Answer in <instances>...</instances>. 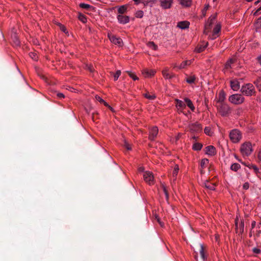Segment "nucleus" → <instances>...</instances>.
Segmentation results:
<instances>
[{
  "label": "nucleus",
  "instance_id": "f257e3e1",
  "mask_svg": "<svg viewBox=\"0 0 261 261\" xmlns=\"http://www.w3.org/2000/svg\"><path fill=\"white\" fill-rule=\"evenodd\" d=\"M240 152L243 156H248L253 152L252 144L249 142H245L240 147Z\"/></svg>",
  "mask_w": 261,
  "mask_h": 261
},
{
  "label": "nucleus",
  "instance_id": "f03ea898",
  "mask_svg": "<svg viewBox=\"0 0 261 261\" xmlns=\"http://www.w3.org/2000/svg\"><path fill=\"white\" fill-rule=\"evenodd\" d=\"M241 91L244 95L247 96H251L255 93L254 86L250 83L246 84L243 85L241 89Z\"/></svg>",
  "mask_w": 261,
  "mask_h": 261
},
{
  "label": "nucleus",
  "instance_id": "7ed1b4c3",
  "mask_svg": "<svg viewBox=\"0 0 261 261\" xmlns=\"http://www.w3.org/2000/svg\"><path fill=\"white\" fill-rule=\"evenodd\" d=\"M229 137L232 143H237L242 139V134L240 130L233 129L230 132Z\"/></svg>",
  "mask_w": 261,
  "mask_h": 261
},
{
  "label": "nucleus",
  "instance_id": "20e7f679",
  "mask_svg": "<svg viewBox=\"0 0 261 261\" xmlns=\"http://www.w3.org/2000/svg\"><path fill=\"white\" fill-rule=\"evenodd\" d=\"M244 97L240 94H234L230 95L229 98V101L234 105H240L244 101Z\"/></svg>",
  "mask_w": 261,
  "mask_h": 261
},
{
  "label": "nucleus",
  "instance_id": "39448f33",
  "mask_svg": "<svg viewBox=\"0 0 261 261\" xmlns=\"http://www.w3.org/2000/svg\"><path fill=\"white\" fill-rule=\"evenodd\" d=\"M218 111L222 116L225 117L229 114L231 110L227 104L221 103L218 108Z\"/></svg>",
  "mask_w": 261,
  "mask_h": 261
},
{
  "label": "nucleus",
  "instance_id": "423d86ee",
  "mask_svg": "<svg viewBox=\"0 0 261 261\" xmlns=\"http://www.w3.org/2000/svg\"><path fill=\"white\" fill-rule=\"evenodd\" d=\"M216 18V15H211L205 23L204 33H206L210 30L212 25L214 23Z\"/></svg>",
  "mask_w": 261,
  "mask_h": 261
},
{
  "label": "nucleus",
  "instance_id": "0eeeda50",
  "mask_svg": "<svg viewBox=\"0 0 261 261\" xmlns=\"http://www.w3.org/2000/svg\"><path fill=\"white\" fill-rule=\"evenodd\" d=\"M189 128L192 133H198L202 130V126L198 122L190 124L189 125Z\"/></svg>",
  "mask_w": 261,
  "mask_h": 261
},
{
  "label": "nucleus",
  "instance_id": "6e6552de",
  "mask_svg": "<svg viewBox=\"0 0 261 261\" xmlns=\"http://www.w3.org/2000/svg\"><path fill=\"white\" fill-rule=\"evenodd\" d=\"M109 38L111 42L119 46H122L123 42L122 39L119 37H117L116 36L113 35H109Z\"/></svg>",
  "mask_w": 261,
  "mask_h": 261
},
{
  "label": "nucleus",
  "instance_id": "1a4fd4ad",
  "mask_svg": "<svg viewBox=\"0 0 261 261\" xmlns=\"http://www.w3.org/2000/svg\"><path fill=\"white\" fill-rule=\"evenodd\" d=\"M159 129L157 126H153L151 127L149 129V139L150 140H153L156 137L158 134Z\"/></svg>",
  "mask_w": 261,
  "mask_h": 261
},
{
  "label": "nucleus",
  "instance_id": "9d476101",
  "mask_svg": "<svg viewBox=\"0 0 261 261\" xmlns=\"http://www.w3.org/2000/svg\"><path fill=\"white\" fill-rule=\"evenodd\" d=\"M221 26L220 23L217 24L214 28L213 34L211 37V39H215L218 37V34L220 32Z\"/></svg>",
  "mask_w": 261,
  "mask_h": 261
},
{
  "label": "nucleus",
  "instance_id": "9b49d317",
  "mask_svg": "<svg viewBox=\"0 0 261 261\" xmlns=\"http://www.w3.org/2000/svg\"><path fill=\"white\" fill-rule=\"evenodd\" d=\"M175 101L176 102V107L178 112L179 113L182 112L183 110L186 108L185 103L184 101H182V100L178 99H175Z\"/></svg>",
  "mask_w": 261,
  "mask_h": 261
},
{
  "label": "nucleus",
  "instance_id": "f8f14e48",
  "mask_svg": "<svg viewBox=\"0 0 261 261\" xmlns=\"http://www.w3.org/2000/svg\"><path fill=\"white\" fill-rule=\"evenodd\" d=\"M205 153L208 155L214 156L216 153V150L215 147L210 145L205 147Z\"/></svg>",
  "mask_w": 261,
  "mask_h": 261
},
{
  "label": "nucleus",
  "instance_id": "ddd939ff",
  "mask_svg": "<svg viewBox=\"0 0 261 261\" xmlns=\"http://www.w3.org/2000/svg\"><path fill=\"white\" fill-rule=\"evenodd\" d=\"M231 88L234 91H237L240 88V83L236 80H232L230 82Z\"/></svg>",
  "mask_w": 261,
  "mask_h": 261
},
{
  "label": "nucleus",
  "instance_id": "4468645a",
  "mask_svg": "<svg viewBox=\"0 0 261 261\" xmlns=\"http://www.w3.org/2000/svg\"><path fill=\"white\" fill-rule=\"evenodd\" d=\"M162 74L164 77L166 79H170L174 76V74L172 73H170L169 72V68L167 67H165L162 71Z\"/></svg>",
  "mask_w": 261,
  "mask_h": 261
},
{
  "label": "nucleus",
  "instance_id": "2eb2a0df",
  "mask_svg": "<svg viewBox=\"0 0 261 261\" xmlns=\"http://www.w3.org/2000/svg\"><path fill=\"white\" fill-rule=\"evenodd\" d=\"M190 25V22L188 21H181L177 23V27L181 29L184 30L189 28Z\"/></svg>",
  "mask_w": 261,
  "mask_h": 261
},
{
  "label": "nucleus",
  "instance_id": "dca6fc26",
  "mask_svg": "<svg viewBox=\"0 0 261 261\" xmlns=\"http://www.w3.org/2000/svg\"><path fill=\"white\" fill-rule=\"evenodd\" d=\"M118 21L122 24L128 23L129 20V17L127 16H123L122 14H119L117 16Z\"/></svg>",
  "mask_w": 261,
  "mask_h": 261
},
{
  "label": "nucleus",
  "instance_id": "f3484780",
  "mask_svg": "<svg viewBox=\"0 0 261 261\" xmlns=\"http://www.w3.org/2000/svg\"><path fill=\"white\" fill-rule=\"evenodd\" d=\"M185 102L186 103L187 106L191 109L192 112L195 111V107L193 104L192 101L188 98H185L184 99Z\"/></svg>",
  "mask_w": 261,
  "mask_h": 261
},
{
  "label": "nucleus",
  "instance_id": "a211bd4d",
  "mask_svg": "<svg viewBox=\"0 0 261 261\" xmlns=\"http://www.w3.org/2000/svg\"><path fill=\"white\" fill-rule=\"evenodd\" d=\"M12 39L14 46H19L20 45V42L16 34H14L12 36Z\"/></svg>",
  "mask_w": 261,
  "mask_h": 261
},
{
  "label": "nucleus",
  "instance_id": "6ab92c4d",
  "mask_svg": "<svg viewBox=\"0 0 261 261\" xmlns=\"http://www.w3.org/2000/svg\"><path fill=\"white\" fill-rule=\"evenodd\" d=\"M203 184L204 186L207 189L210 190H215V185L208 181H205Z\"/></svg>",
  "mask_w": 261,
  "mask_h": 261
},
{
  "label": "nucleus",
  "instance_id": "aec40b11",
  "mask_svg": "<svg viewBox=\"0 0 261 261\" xmlns=\"http://www.w3.org/2000/svg\"><path fill=\"white\" fill-rule=\"evenodd\" d=\"M172 1H161V6L163 9H168L171 6Z\"/></svg>",
  "mask_w": 261,
  "mask_h": 261
},
{
  "label": "nucleus",
  "instance_id": "412c9836",
  "mask_svg": "<svg viewBox=\"0 0 261 261\" xmlns=\"http://www.w3.org/2000/svg\"><path fill=\"white\" fill-rule=\"evenodd\" d=\"M79 6L81 8L86 9L87 10L91 11V10H94V8L92 6H91L89 4H85V3H81Z\"/></svg>",
  "mask_w": 261,
  "mask_h": 261
},
{
  "label": "nucleus",
  "instance_id": "4be33fe9",
  "mask_svg": "<svg viewBox=\"0 0 261 261\" xmlns=\"http://www.w3.org/2000/svg\"><path fill=\"white\" fill-rule=\"evenodd\" d=\"M179 171V166L178 165L176 164L174 166V168L172 172V176L173 177V179L175 180L176 178V176L178 173Z\"/></svg>",
  "mask_w": 261,
  "mask_h": 261
},
{
  "label": "nucleus",
  "instance_id": "5701e85b",
  "mask_svg": "<svg viewBox=\"0 0 261 261\" xmlns=\"http://www.w3.org/2000/svg\"><path fill=\"white\" fill-rule=\"evenodd\" d=\"M192 63L191 60H187L183 61L180 65L178 67L179 69H183L185 68L188 65H190Z\"/></svg>",
  "mask_w": 261,
  "mask_h": 261
},
{
  "label": "nucleus",
  "instance_id": "b1692460",
  "mask_svg": "<svg viewBox=\"0 0 261 261\" xmlns=\"http://www.w3.org/2000/svg\"><path fill=\"white\" fill-rule=\"evenodd\" d=\"M196 80V77L195 75H191L187 77L186 81V82L190 84H192L195 83Z\"/></svg>",
  "mask_w": 261,
  "mask_h": 261
},
{
  "label": "nucleus",
  "instance_id": "393cba45",
  "mask_svg": "<svg viewBox=\"0 0 261 261\" xmlns=\"http://www.w3.org/2000/svg\"><path fill=\"white\" fill-rule=\"evenodd\" d=\"M225 99V94L224 91H221L219 94L218 102L223 103Z\"/></svg>",
  "mask_w": 261,
  "mask_h": 261
},
{
  "label": "nucleus",
  "instance_id": "a878e982",
  "mask_svg": "<svg viewBox=\"0 0 261 261\" xmlns=\"http://www.w3.org/2000/svg\"><path fill=\"white\" fill-rule=\"evenodd\" d=\"M202 147V144H201L200 143H195L193 145L192 148L194 150L199 151L201 149Z\"/></svg>",
  "mask_w": 261,
  "mask_h": 261
},
{
  "label": "nucleus",
  "instance_id": "bb28decb",
  "mask_svg": "<svg viewBox=\"0 0 261 261\" xmlns=\"http://www.w3.org/2000/svg\"><path fill=\"white\" fill-rule=\"evenodd\" d=\"M254 84L256 86L257 89L261 91V77H259L254 82Z\"/></svg>",
  "mask_w": 261,
  "mask_h": 261
},
{
  "label": "nucleus",
  "instance_id": "cd10ccee",
  "mask_svg": "<svg viewBox=\"0 0 261 261\" xmlns=\"http://www.w3.org/2000/svg\"><path fill=\"white\" fill-rule=\"evenodd\" d=\"M240 168V165L237 163L232 164L230 166V169L235 172H237Z\"/></svg>",
  "mask_w": 261,
  "mask_h": 261
},
{
  "label": "nucleus",
  "instance_id": "c85d7f7f",
  "mask_svg": "<svg viewBox=\"0 0 261 261\" xmlns=\"http://www.w3.org/2000/svg\"><path fill=\"white\" fill-rule=\"evenodd\" d=\"M199 252H200V254L201 255V258L203 260H205L206 258V256H205V254H204V247H203V245L202 244H200Z\"/></svg>",
  "mask_w": 261,
  "mask_h": 261
},
{
  "label": "nucleus",
  "instance_id": "c756f323",
  "mask_svg": "<svg viewBox=\"0 0 261 261\" xmlns=\"http://www.w3.org/2000/svg\"><path fill=\"white\" fill-rule=\"evenodd\" d=\"M207 46V43L203 46L200 45L199 46H197L195 49L196 51L199 53L202 52L206 48Z\"/></svg>",
  "mask_w": 261,
  "mask_h": 261
},
{
  "label": "nucleus",
  "instance_id": "7c9ffc66",
  "mask_svg": "<svg viewBox=\"0 0 261 261\" xmlns=\"http://www.w3.org/2000/svg\"><path fill=\"white\" fill-rule=\"evenodd\" d=\"M126 9H127V6L126 5L121 6V7H120L118 8V13L120 14H122L126 12Z\"/></svg>",
  "mask_w": 261,
  "mask_h": 261
},
{
  "label": "nucleus",
  "instance_id": "2f4dec72",
  "mask_svg": "<svg viewBox=\"0 0 261 261\" xmlns=\"http://www.w3.org/2000/svg\"><path fill=\"white\" fill-rule=\"evenodd\" d=\"M204 133L209 136H212V135L213 134V132L211 130V128L208 126L205 127L204 128Z\"/></svg>",
  "mask_w": 261,
  "mask_h": 261
},
{
  "label": "nucleus",
  "instance_id": "473e14b6",
  "mask_svg": "<svg viewBox=\"0 0 261 261\" xmlns=\"http://www.w3.org/2000/svg\"><path fill=\"white\" fill-rule=\"evenodd\" d=\"M95 99L97 101L100 102L101 103H103L105 106L109 107V105L104 100H103L100 96H99L98 95H96Z\"/></svg>",
  "mask_w": 261,
  "mask_h": 261
},
{
  "label": "nucleus",
  "instance_id": "72a5a7b5",
  "mask_svg": "<svg viewBox=\"0 0 261 261\" xmlns=\"http://www.w3.org/2000/svg\"><path fill=\"white\" fill-rule=\"evenodd\" d=\"M153 176L152 173L148 171V184L151 185L153 183Z\"/></svg>",
  "mask_w": 261,
  "mask_h": 261
},
{
  "label": "nucleus",
  "instance_id": "f704fd0d",
  "mask_svg": "<svg viewBox=\"0 0 261 261\" xmlns=\"http://www.w3.org/2000/svg\"><path fill=\"white\" fill-rule=\"evenodd\" d=\"M180 4L185 7H188L191 5V1H180Z\"/></svg>",
  "mask_w": 261,
  "mask_h": 261
},
{
  "label": "nucleus",
  "instance_id": "c9c22d12",
  "mask_svg": "<svg viewBox=\"0 0 261 261\" xmlns=\"http://www.w3.org/2000/svg\"><path fill=\"white\" fill-rule=\"evenodd\" d=\"M79 19L83 23H86L87 21V18L86 16L81 13H79Z\"/></svg>",
  "mask_w": 261,
  "mask_h": 261
},
{
  "label": "nucleus",
  "instance_id": "e433bc0d",
  "mask_svg": "<svg viewBox=\"0 0 261 261\" xmlns=\"http://www.w3.org/2000/svg\"><path fill=\"white\" fill-rule=\"evenodd\" d=\"M157 47L158 46L153 42H148V48H150L153 50H156Z\"/></svg>",
  "mask_w": 261,
  "mask_h": 261
},
{
  "label": "nucleus",
  "instance_id": "4c0bfd02",
  "mask_svg": "<svg viewBox=\"0 0 261 261\" xmlns=\"http://www.w3.org/2000/svg\"><path fill=\"white\" fill-rule=\"evenodd\" d=\"M156 72L155 69L148 70V77H151L154 76Z\"/></svg>",
  "mask_w": 261,
  "mask_h": 261
},
{
  "label": "nucleus",
  "instance_id": "58836bf2",
  "mask_svg": "<svg viewBox=\"0 0 261 261\" xmlns=\"http://www.w3.org/2000/svg\"><path fill=\"white\" fill-rule=\"evenodd\" d=\"M234 62V60L232 59H229L225 64V67L226 68H231V64Z\"/></svg>",
  "mask_w": 261,
  "mask_h": 261
},
{
  "label": "nucleus",
  "instance_id": "ea45409f",
  "mask_svg": "<svg viewBox=\"0 0 261 261\" xmlns=\"http://www.w3.org/2000/svg\"><path fill=\"white\" fill-rule=\"evenodd\" d=\"M123 147H125L127 150H131L132 148H131V146L129 144V143L127 142L126 141H125L124 142V144L123 145Z\"/></svg>",
  "mask_w": 261,
  "mask_h": 261
},
{
  "label": "nucleus",
  "instance_id": "a19ab883",
  "mask_svg": "<svg viewBox=\"0 0 261 261\" xmlns=\"http://www.w3.org/2000/svg\"><path fill=\"white\" fill-rule=\"evenodd\" d=\"M208 160L207 159H203L201 160V166L202 167H204L205 165L208 163Z\"/></svg>",
  "mask_w": 261,
  "mask_h": 261
},
{
  "label": "nucleus",
  "instance_id": "79ce46f5",
  "mask_svg": "<svg viewBox=\"0 0 261 261\" xmlns=\"http://www.w3.org/2000/svg\"><path fill=\"white\" fill-rule=\"evenodd\" d=\"M121 74V71L120 70H117L116 71V72L114 74V81H116L117 80V79H118L119 76H120V75Z\"/></svg>",
  "mask_w": 261,
  "mask_h": 261
},
{
  "label": "nucleus",
  "instance_id": "37998d69",
  "mask_svg": "<svg viewBox=\"0 0 261 261\" xmlns=\"http://www.w3.org/2000/svg\"><path fill=\"white\" fill-rule=\"evenodd\" d=\"M143 15V12L142 11H139L136 12V16L138 18H142Z\"/></svg>",
  "mask_w": 261,
  "mask_h": 261
},
{
  "label": "nucleus",
  "instance_id": "c03bdc74",
  "mask_svg": "<svg viewBox=\"0 0 261 261\" xmlns=\"http://www.w3.org/2000/svg\"><path fill=\"white\" fill-rule=\"evenodd\" d=\"M163 191H164V194H165V195L166 196V199H168V197H169V195H168L167 190L166 187L164 186H163Z\"/></svg>",
  "mask_w": 261,
  "mask_h": 261
},
{
  "label": "nucleus",
  "instance_id": "a18cd8bd",
  "mask_svg": "<svg viewBox=\"0 0 261 261\" xmlns=\"http://www.w3.org/2000/svg\"><path fill=\"white\" fill-rule=\"evenodd\" d=\"M243 188L244 190H248L249 188V184L248 182H245L243 186Z\"/></svg>",
  "mask_w": 261,
  "mask_h": 261
},
{
  "label": "nucleus",
  "instance_id": "49530a36",
  "mask_svg": "<svg viewBox=\"0 0 261 261\" xmlns=\"http://www.w3.org/2000/svg\"><path fill=\"white\" fill-rule=\"evenodd\" d=\"M257 159L259 162H261V148L259 149L257 153Z\"/></svg>",
  "mask_w": 261,
  "mask_h": 261
},
{
  "label": "nucleus",
  "instance_id": "de8ad7c7",
  "mask_svg": "<svg viewBox=\"0 0 261 261\" xmlns=\"http://www.w3.org/2000/svg\"><path fill=\"white\" fill-rule=\"evenodd\" d=\"M253 252L256 254H259L260 252V250L258 248H254L253 249Z\"/></svg>",
  "mask_w": 261,
  "mask_h": 261
},
{
  "label": "nucleus",
  "instance_id": "09e8293b",
  "mask_svg": "<svg viewBox=\"0 0 261 261\" xmlns=\"http://www.w3.org/2000/svg\"><path fill=\"white\" fill-rule=\"evenodd\" d=\"M57 96L59 99H62L64 98V95L63 93H57Z\"/></svg>",
  "mask_w": 261,
  "mask_h": 261
},
{
  "label": "nucleus",
  "instance_id": "8fccbe9b",
  "mask_svg": "<svg viewBox=\"0 0 261 261\" xmlns=\"http://www.w3.org/2000/svg\"><path fill=\"white\" fill-rule=\"evenodd\" d=\"M156 221L158 222L161 227H163L164 226V223L161 221L160 218H159Z\"/></svg>",
  "mask_w": 261,
  "mask_h": 261
},
{
  "label": "nucleus",
  "instance_id": "3c124183",
  "mask_svg": "<svg viewBox=\"0 0 261 261\" xmlns=\"http://www.w3.org/2000/svg\"><path fill=\"white\" fill-rule=\"evenodd\" d=\"M159 217V216H158V215L156 213V212H153V219L154 220H156Z\"/></svg>",
  "mask_w": 261,
  "mask_h": 261
},
{
  "label": "nucleus",
  "instance_id": "603ef678",
  "mask_svg": "<svg viewBox=\"0 0 261 261\" xmlns=\"http://www.w3.org/2000/svg\"><path fill=\"white\" fill-rule=\"evenodd\" d=\"M256 24L257 25H258V26H260L261 27V17H260L259 18H258L257 20H256Z\"/></svg>",
  "mask_w": 261,
  "mask_h": 261
},
{
  "label": "nucleus",
  "instance_id": "864d4df0",
  "mask_svg": "<svg viewBox=\"0 0 261 261\" xmlns=\"http://www.w3.org/2000/svg\"><path fill=\"white\" fill-rule=\"evenodd\" d=\"M145 168L144 167H140L138 168V171L139 172H143L144 171Z\"/></svg>",
  "mask_w": 261,
  "mask_h": 261
},
{
  "label": "nucleus",
  "instance_id": "5fc2aeb1",
  "mask_svg": "<svg viewBox=\"0 0 261 261\" xmlns=\"http://www.w3.org/2000/svg\"><path fill=\"white\" fill-rule=\"evenodd\" d=\"M126 72H127L128 73V74L129 75V76L132 78L133 76V75L135 74L134 73H133L132 72L130 71H126Z\"/></svg>",
  "mask_w": 261,
  "mask_h": 261
},
{
  "label": "nucleus",
  "instance_id": "6e6d98bb",
  "mask_svg": "<svg viewBox=\"0 0 261 261\" xmlns=\"http://www.w3.org/2000/svg\"><path fill=\"white\" fill-rule=\"evenodd\" d=\"M252 169H254V170L256 172H257L258 171V168L255 165H252Z\"/></svg>",
  "mask_w": 261,
  "mask_h": 261
},
{
  "label": "nucleus",
  "instance_id": "4d7b16f0",
  "mask_svg": "<svg viewBox=\"0 0 261 261\" xmlns=\"http://www.w3.org/2000/svg\"><path fill=\"white\" fill-rule=\"evenodd\" d=\"M155 98V96L154 95H148V99H154Z\"/></svg>",
  "mask_w": 261,
  "mask_h": 261
},
{
  "label": "nucleus",
  "instance_id": "13d9d810",
  "mask_svg": "<svg viewBox=\"0 0 261 261\" xmlns=\"http://www.w3.org/2000/svg\"><path fill=\"white\" fill-rule=\"evenodd\" d=\"M240 225L241 229H242V231H243V230H244V222L243 221H241Z\"/></svg>",
  "mask_w": 261,
  "mask_h": 261
},
{
  "label": "nucleus",
  "instance_id": "bf43d9fd",
  "mask_svg": "<svg viewBox=\"0 0 261 261\" xmlns=\"http://www.w3.org/2000/svg\"><path fill=\"white\" fill-rule=\"evenodd\" d=\"M88 69L90 72H93L94 70L93 67L92 66H88Z\"/></svg>",
  "mask_w": 261,
  "mask_h": 261
},
{
  "label": "nucleus",
  "instance_id": "052dcab7",
  "mask_svg": "<svg viewBox=\"0 0 261 261\" xmlns=\"http://www.w3.org/2000/svg\"><path fill=\"white\" fill-rule=\"evenodd\" d=\"M206 12V11L205 10H204V9H203L202 10V15L203 17H204L205 16Z\"/></svg>",
  "mask_w": 261,
  "mask_h": 261
},
{
  "label": "nucleus",
  "instance_id": "680f3d73",
  "mask_svg": "<svg viewBox=\"0 0 261 261\" xmlns=\"http://www.w3.org/2000/svg\"><path fill=\"white\" fill-rule=\"evenodd\" d=\"M208 8H209V5L207 4V5H205L203 9L206 11L208 10Z\"/></svg>",
  "mask_w": 261,
  "mask_h": 261
},
{
  "label": "nucleus",
  "instance_id": "e2e57ef3",
  "mask_svg": "<svg viewBox=\"0 0 261 261\" xmlns=\"http://www.w3.org/2000/svg\"><path fill=\"white\" fill-rule=\"evenodd\" d=\"M181 134L180 133H178L177 136L176 137V140H178L181 137Z\"/></svg>",
  "mask_w": 261,
  "mask_h": 261
},
{
  "label": "nucleus",
  "instance_id": "0e129e2a",
  "mask_svg": "<svg viewBox=\"0 0 261 261\" xmlns=\"http://www.w3.org/2000/svg\"><path fill=\"white\" fill-rule=\"evenodd\" d=\"M255 13H261V7L256 11Z\"/></svg>",
  "mask_w": 261,
  "mask_h": 261
},
{
  "label": "nucleus",
  "instance_id": "69168bd1",
  "mask_svg": "<svg viewBox=\"0 0 261 261\" xmlns=\"http://www.w3.org/2000/svg\"><path fill=\"white\" fill-rule=\"evenodd\" d=\"M132 79H133L134 80H135H135H138V77H137L135 74H134V75H133V76L132 77Z\"/></svg>",
  "mask_w": 261,
  "mask_h": 261
},
{
  "label": "nucleus",
  "instance_id": "338daca9",
  "mask_svg": "<svg viewBox=\"0 0 261 261\" xmlns=\"http://www.w3.org/2000/svg\"><path fill=\"white\" fill-rule=\"evenodd\" d=\"M258 61L261 65V55L258 57Z\"/></svg>",
  "mask_w": 261,
  "mask_h": 261
},
{
  "label": "nucleus",
  "instance_id": "774afa93",
  "mask_svg": "<svg viewBox=\"0 0 261 261\" xmlns=\"http://www.w3.org/2000/svg\"><path fill=\"white\" fill-rule=\"evenodd\" d=\"M192 138L195 140H196L198 138V137L197 136H193Z\"/></svg>",
  "mask_w": 261,
  "mask_h": 261
}]
</instances>
